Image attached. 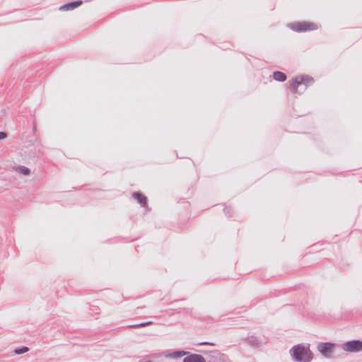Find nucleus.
<instances>
[{
    "mask_svg": "<svg viewBox=\"0 0 362 362\" xmlns=\"http://www.w3.org/2000/svg\"><path fill=\"white\" fill-rule=\"evenodd\" d=\"M293 361L297 362H310L313 359L311 351L301 344H298L290 350Z\"/></svg>",
    "mask_w": 362,
    "mask_h": 362,
    "instance_id": "1",
    "label": "nucleus"
},
{
    "mask_svg": "<svg viewBox=\"0 0 362 362\" xmlns=\"http://www.w3.org/2000/svg\"><path fill=\"white\" fill-rule=\"evenodd\" d=\"M313 81V78L308 76H297L290 81V89L293 93H301Z\"/></svg>",
    "mask_w": 362,
    "mask_h": 362,
    "instance_id": "2",
    "label": "nucleus"
},
{
    "mask_svg": "<svg viewBox=\"0 0 362 362\" xmlns=\"http://www.w3.org/2000/svg\"><path fill=\"white\" fill-rule=\"evenodd\" d=\"M288 27L293 31L298 33L314 30L317 28L316 24L308 21L291 23L288 24Z\"/></svg>",
    "mask_w": 362,
    "mask_h": 362,
    "instance_id": "3",
    "label": "nucleus"
},
{
    "mask_svg": "<svg viewBox=\"0 0 362 362\" xmlns=\"http://www.w3.org/2000/svg\"><path fill=\"white\" fill-rule=\"evenodd\" d=\"M341 347L347 352H359L362 351V341L360 340L346 341L342 344Z\"/></svg>",
    "mask_w": 362,
    "mask_h": 362,
    "instance_id": "4",
    "label": "nucleus"
},
{
    "mask_svg": "<svg viewBox=\"0 0 362 362\" xmlns=\"http://www.w3.org/2000/svg\"><path fill=\"white\" fill-rule=\"evenodd\" d=\"M335 346L334 344L330 342L320 343L317 345V350L319 352L326 358L329 357L333 348Z\"/></svg>",
    "mask_w": 362,
    "mask_h": 362,
    "instance_id": "5",
    "label": "nucleus"
},
{
    "mask_svg": "<svg viewBox=\"0 0 362 362\" xmlns=\"http://www.w3.org/2000/svg\"><path fill=\"white\" fill-rule=\"evenodd\" d=\"M81 0H76L72 2H69L66 4L59 8V10L61 11H67L75 9L76 8L80 6L82 4Z\"/></svg>",
    "mask_w": 362,
    "mask_h": 362,
    "instance_id": "6",
    "label": "nucleus"
},
{
    "mask_svg": "<svg viewBox=\"0 0 362 362\" xmlns=\"http://www.w3.org/2000/svg\"><path fill=\"white\" fill-rule=\"evenodd\" d=\"M183 362H204V358L201 355L191 354L185 357Z\"/></svg>",
    "mask_w": 362,
    "mask_h": 362,
    "instance_id": "7",
    "label": "nucleus"
},
{
    "mask_svg": "<svg viewBox=\"0 0 362 362\" xmlns=\"http://www.w3.org/2000/svg\"><path fill=\"white\" fill-rule=\"evenodd\" d=\"M133 197L135 198L141 206L145 207L147 205L146 197L139 192H134Z\"/></svg>",
    "mask_w": 362,
    "mask_h": 362,
    "instance_id": "8",
    "label": "nucleus"
},
{
    "mask_svg": "<svg viewBox=\"0 0 362 362\" xmlns=\"http://www.w3.org/2000/svg\"><path fill=\"white\" fill-rule=\"evenodd\" d=\"M13 170L17 173L22 174L23 175H28L30 173V169L23 165L14 166Z\"/></svg>",
    "mask_w": 362,
    "mask_h": 362,
    "instance_id": "9",
    "label": "nucleus"
},
{
    "mask_svg": "<svg viewBox=\"0 0 362 362\" xmlns=\"http://www.w3.org/2000/svg\"><path fill=\"white\" fill-rule=\"evenodd\" d=\"M187 354V351H176L173 353H170L169 354H167L165 357L167 358H177L182 357Z\"/></svg>",
    "mask_w": 362,
    "mask_h": 362,
    "instance_id": "10",
    "label": "nucleus"
},
{
    "mask_svg": "<svg viewBox=\"0 0 362 362\" xmlns=\"http://www.w3.org/2000/svg\"><path fill=\"white\" fill-rule=\"evenodd\" d=\"M273 76H274V78L277 81L283 82L286 80V75L284 73L281 72V71H274L273 73Z\"/></svg>",
    "mask_w": 362,
    "mask_h": 362,
    "instance_id": "11",
    "label": "nucleus"
},
{
    "mask_svg": "<svg viewBox=\"0 0 362 362\" xmlns=\"http://www.w3.org/2000/svg\"><path fill=\"white\" fill-rule=\"evenodd\" d=\"M28 348L26 347V346H23L21 348H18V349H15L14 351V353L17 355H20V354H24V353H26L28 351Z\"/></svg>",
    "mask_w": 362,
    "mask_h": 362,
    "instance_id": "12",
    "label": "nucleus"
},
{
    "mask_svg": "<svg viewBox=\"0 0 362 362\" xmlns=\"http://www.w3.org/2000/svg\"><path fill=\"white\" fill-rule=\"evenodd\" d=\"M151 324H152V322L148 321V322H143V323H140V324L132 325H130L129 327H134V328H140V327H146V326L150 325Z\"/></svg>",
    "mask_w": 362,
    "mask_h": 362,
    "instance_id": "13",
    "label": "nucleus"
},
{
    "mask_svg": "<svg viewBox=\"0 0 362 362\" xmlns=\"http://www.w3.org/2000/svg\"><path fill=\"white\" fill-rule=\"evenodd\" d=\"M6 134L4 132H0V139H3L6 138Z\"/></svg>",
    "mask_w": 362,
    "mask_h": 362,
    "instance_id": "14",
    "label": "nucleus"
},
{
    "mask_svg": "<svg viewBox=\"0 0 362 362\" xmlns=\"http://www.w3.org/2000/svg\"><path fill=\"white\" fill-rule=\"evenodd\" d=\"M224 212L226 213V214L228 215V216H230V214L229 213V209H224Z\"/></svg>",
    "mask_w": 362,
    "mask_h": 362,
    "instance_id": "15",
    "label": "nucleus"
},
{
    "mask_svg": "<svg viewBox=\"0 0 362 362\" xmlns=\"http://www.w3.org/2000/svg\"><path fill=\"white\" fill-rule=\"evenodd\" d=\"M211 353H213L214 354V356H218L219 354L218 351H212Z\"/></svg>",
    "mask_w": 362,
    "mask_h": 362,
    "instance_id": "16",
    "label": "nucleus"
},
{
    "mask_svg": "<svg viewBox=\"0 0 362 362\" xmlns=\"http://www.w3.org/2000/svg\"><path fill=\"white\" fill-rule=\"evenodd\" d=\"M204 344H205V345H208V344H211V343H209V342H207V341H205V342H204Z\"/></svg>",
    "mask_w": 362,
    "mask_h": 362,
    "instance_id": "17",
    "label": "nucleus"
}]
</instances>
